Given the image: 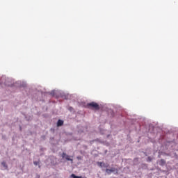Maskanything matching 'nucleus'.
Returning <instances> with one entry per match:
<instances>
[{
  "label": "nucleus",
  "mask_w": 178,
  "mask_h": 178,
  "mask_svg": "<svg viewBox=\"0 0 178 178\" xmlns=\"http://www.w3.org/2000/svg\"><path fill=\"white\" fill-rule=\"evenodd\" d=\"M72 177L73 178H83L82 175H76V174H72Z\"/></svg>",
  "instance_id": "obj_6"
},
{
  "label": "nucleus",
  "mask_w": 178,
  "mask_h": 178,
  "mask_svg": "<svg viewBox=\"0 0 178 178\" xmlns=\"http://www.w3.org/2000/svg\"><path fill=\"white\" fill-rule=\"evenodd\" d=\"M152 157H150V156H149V157H147V162H152Z\"/></svg>",
  "instance_id": "obj_7"
},
{
  "label": "nucleus",
  "mask_w": 178,
  "mask_h": 178,
  "mask_svg": "<svg viewBox=\"0 0 178 178\" xmlns=\"http://www.w3.org/2000/svg\"><path fill=\"white\" fill-rule=\"evenodd\" d=\"M63 120H58L57 122V126L60 127L61 125H63Z\"/></svg>",
  "instance_id": "obj_4"
},
{
  "label": "nucleus",
  "mask_w": 178,
  "mask_h": 178,
  "mask_svg": "<svg viewBox=\"0 0 178 178\" xmlns=\"http://www.w3.org/2000/svg\"><path fill=\"white\" fill-rule=\"evenodd\" d=\"M98 165H99L100 168H102L103 163H102V161H99Z\"/></svg>",
  "instance_id": "obj_9"
},
{
  "label": "nucleus",
  "mask_w": 178,
  "mask_h": 178,
  "mask_svg": "<svg viewBox=\"0 0 178 178\" xmlns=\"http://www.w3.org/2000/svg\"><path fill=\"white\" fill-rule=\"evenodd\" d=\"M161 162L162 165H165V160H163V159H161Z\"/></svg>",
  "instance_id": "obj_8"
},
{
  "label": "nucleus",
  "mask_w": 178,
  "mask_h": 178,
  "mask_svg": "<svg viewBox=\"0 0 178 178\" xmlns=\"http://www.w3.org/2000/svg\"><path fill=\"white\" fill-rule=\"evenodd\" d=\"M1 165H2V166H3V168H5V169H8V165L6 161H2Z\"/></svg>",
  "instance_id": "obj_5"
},
{
  "label": "nucleus",
  "mask_w": 178,
  "mask_h": 178,
  "mask_svg": "<svg viewBox=\"0 0 178 178\" xmlns=\"http://www.w3.org/2000/svg\"><path fill=\"white\" fill-rule=\"evenodd\" d=\"M33 163L35 166H38V165H39V161H33Z\"/></svg>",
  "instance_id": "obj_10"
},
{
  "label": "nucleus",
  "mask_w": 178,
  "mask_h": 178,
  "mask_svg": "<svg viewBox=\"0 0 178 178\" xmlns=\"http://www.w3.org/2000/svg\"><path fill=\"white\" fill-rule=\"evenodd\" d=\"M87 107L88 108H92L94 110H99L100 107L98 103H96V102H91L90 103L87 104Z\"/></svg>",
  "instance_id": "obj_1"
},
{
  "label": "nucleus",
  "mask_w": 178,
  "mask_h": 178,
  "mask_svg": "<svg viewBox=\"0 0 178 178\" xmlns=\"http://www.w3.org/2000/svg\"><path fill=\"white\" fill-rule=\"evenodd\" d=\"M62 157L65 158V159H67V161H72V159H70V156H69V154H67L66 153H65V152H63Z\"/></svg>",
  "instance_id": "obj_2"
},
{
  "label": "nucleus",
  "mask_w": 178,
  "mask_h": 178,
  "mask_svg": "<svg viewBox=\"0 0 178 178\" xmlns=\"http://www.w3.org/2000/svg\"><path fill=\"white\" fill-rule=\"evenodd\" d=\"M106 172L108 175H111L112 172H115V168H106Z\"/></svg>",
  "instance_id": "obj_3"
}]
</instances>
